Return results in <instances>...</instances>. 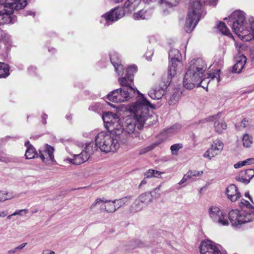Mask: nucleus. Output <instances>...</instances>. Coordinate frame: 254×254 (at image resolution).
I'll return each instance as SVG.
<instances>
[{
  "label": "nucleus",
  "instance_id": "20",
  "mask_svg": "<svg viewBox=\"0 0 254 254\" xmlns=\"http://www.w3.org/2000/svg\"><path fill=\"white\" fill-rule=\"evenodd\" d=\"M226 193L229 199L235 202L241 196L237 187L234 184L230 185L226 189Z\"/></svg>",
  "mask_w": 254,
  "mask_h": 254
},
{
  "label": "nucleus",
  "instance_id": "57",
  "mask_svg": "<svg viewBox=\"0 0 254 254\" xmlns=\"http://www.w3.org/2000/svg\"><path fill=\"white\" fill-rule=\"evenodd\" d=\"M183 177H184L186 179V180H187V181L191 179V175H190L189 171L188 172V173L186 174H185L184 176Z\"/></svg>",
  "mask_w": 254,
  "mask_h": 254
},
{
  "label": "nucleus",
  "instance_id": "54",
  "mask_svg": "<svg viewBox=\"0 0 254 254\" xmlns=\"http://www.w3.org/2000/svg\"><path fill=\"white\" fill-rule=\"evenodd\" d=\"M167 0V2L168 3H169V4L171 5L172 6L176 5L179 1V0Z\"/></svg>",
  "mask_w": 254,
  "mask_h": 254
},
{
  "label": "nucleus",
  "instance_id": "53",
  "mask_svg": "<svg viewBox=\"0 0 254 254\" xmlns=\"http://www.w3.org/2000/svg\"><path fill=\"white\" fill-rule=\"evenodd\" d=\"M134 243L135 245L137 247L141 248L143 247L144 246V244L143 243V242H142L140 240H136L134 242Z\"/></svg>",
  "mask_w": 254,
  "mask_h": 254
},
{
  "label": "nucleus",
  "instance_id": "37",
  "mask_svg": "<svg viewBox=\"0 0 254 254\" xmlns=\"http://www.w3.org/2000/svg\"><path fill=\"white\" fill-rule=\"evenodd\" d=\"M182 128L181 125L179 124H175L173 125L171 127L166 129V132L168 133H175L180 130Z\"/></svg>",
  "mask_w": 254,
  "mask_h": 254
},
{
  "label": "nucleus",
  "instance_id": "35",
  "mask_svg": "<svg viewBox=\"0 0 254 254\" xmlns=\"http://www.w3.org/2000/svg\"><path fill=\"white\" fill-rule=\"evenodd\" d=\"M253 164H254V158H251L244 161L237 162L234 165V167L235 168H239L247 165H251Z\"/></svg>",
  "mask_w": 254,
  "mask_h": 254
},
{
  "label": "nucleus",
  "instance_id": "5",
  "mask_svg": "<svg viewBox=\"0 0 254 254\" xmlns=\"http://www.w3.org/2000/svg\"><path fill=\"white\" fill-rule=\"evenodd\" d=\"M27 4L26 0H0V24L12 23L13 10L21 9Z\"/></svg>",
  "mask_w": 254,
  "mask_h": 254
},
{
  "label": "nucleus",
  "instance_id": "41",
  "mask_svg": "<svg viewBox=\"0 0 254 254\" xmlns=\"http://www.w3.org/2000/svg\"><path fill=\"white\" fill-rule=\"evenodd\" d=\"M110 61L113 65L121 63L119 55L117 53H113L110 55Z\"/></svg>",
  "mask_w": 254,
  "mask_h": 254
},
{
  "label": "nucleus",
  "instance_id": "9",
  "mask_svg": "<svg viewBox=\"0 0 254 254\" xmlns=\"http://www.w3.org/2000/svg\"><path fill=\"white\" fill-rule=\"evenodd\" d=\"M168 74L167 76H163L162 78L161 83L158 86H155L151 89L148 92V95L153 99H160L165 93V90L170 85L172 78Z\"/></svg>",
  "mask_w": 254,
  "mask_h": 254
},
{
  "label": "nucleus",
  "instance_id": "52",
  "mask_svg": "<svg viewBox=\"0 0 254 254\" xmlns=\"http://www.w3.org/2000/svg\"><path fill=\"white\" fill-rule=\"evenodd\" d=\"M217 0H206L205 1L206 4H208L210 5L215 6L217 3Z\"/></svg>",
  "mask_w": 254,
  "mask_h": 254
},
{
  "label": "nucleus",
  "instance_id": "64",
  "mask_svg": "<svg viewBox=\"0 0 254 254\" xmlns=\"http://www.w3.org/2000/svg\"><path fill=\"white\" fill-rule=\"evenodd\" d=\"M187 181V180H186V179L183 177V179L181 180V181L179 183V184L180 185H182L183 184V183H184L185 182H186Z\"/></svg>",
  "mask_w": 254,
  "mask_h": 254
},
{
  "label": "nucleus",
  "instance_id": "55",
  "mask_svg": "<svg viewBox=\"0 0 254 254\" xmlns=\"http://www.w3.org/2000/svg\"><path fill=\"white\" fill-rule=\"evenodd\" d=\"M153 177H158L161 174H162V172L154 170V172H153Z\"/></svg>",
  "mask_w": 254,
  "mask_h": 254
},
{
  "label": "nucleus",
  "instance_id": "19",
  "mask_svg": "<svg viewBox=\"0 0 254 254\" xmlns=\"http://www.w3.org/2000/svg\"><path fill=\"white\" fill-rule=\"evenodd\" d=\"M254 177V169H249L241 171L236 177V179L244 184H248L250 180Z\"/></svg>",
  "mask_w": 254,
  "mask_h": 254
},
{
  "label": "nucleus",
  "instance_id": "26",
  "mask_svg": "<svg viewBox=\"0 0 254 254\" xmlns=\"http://www.w3.org/2000/svg\"><path fill=\"white\" fill-rule=\"evenodd\" d=\"M141 0H127L124 4V8L129 12L135 10L141 2Z\"/></svg>",
  "mask_w": 254,
  "mask_h": 254
},
{
  "label": "nucleus",
  "instance_id": "61",
  "mask_svg": "<svg viewBox=\"0 0 254 254\" xmlns=\"http://www.w3.org/2000/svg\"><path fill=\"white\" fill-rule=\"evenodd\" d=\"M42 119H43V123L44 124H46V119L47 118V115H46V114H44L42 116Z\"/></svg>",
  "mask_w": 254,
  "mask_h": 254
},
{
  "label": "nucleus",
  "instance_id": "12",
  "mask_svg": "<svg viewBox=\"0 0 254 254\" xmlns=\"http://www.w3.org/2000/svg\"><path fill=\"white\" fill-rule=\"evenodd\" d=\"M100 203H104L100 207V210L101 212H106L109 213H114L117 210L114 200H108L104 198H98L95 200L90 207V209L92 210L94 208Z\"/></svg>",
  "mask_w": 254,
  "mask_h": 254
},
{
  "label": "nucleus",
  "instance_id": "42",
  "mask_svg": "<svg viewBox=\"0 0 254 254\" xmlns=\"http://www.w3.org/2000/svg\"><path fill=\"white\" fill-rule=\"evenodd\" d=\"M183 146V144L181 143H176L172 145L170 147L172 154L173 155H177L178 150L182 148Z\"/></svg>",
  "mask_w": 254,
  "mask_h": 254
},
{
  "label": "nucleus",
  "instance_id": "38",
  "mask_svg": "<svg viewBox=\"0 0 254 254\" xmlns=\"http://www.w3.org/2000/svg\"><path fill=\"white\" fill-rule=\"evenodd\" d=\"M27 244V243H23L14 248L7 251V254H15L22 250Z\"/></svg>",
  "mask_w": 254,
  "mask_h": 254
},
{
  "label": "nucleus",
  "instance_id": "8",
  "mask_svg": "<svg viewBox=\"0 0 254 254\" xmlns=\"http://www.w3.org/2000/svg\"><path fill=\"white\" fill-rule=\"evenodd\" d=\"M113 122L109 124L107 128L108 132L112 133V135L116 137L120 138L121 143L125 144L127 143V134L126 132H124V127L121 125L120 120L117 117L116 119H113Z\"/></svg>",
  "mask_w": 254,
  "mask_h": 254
},
{
  "label": "nucleus",
  "instance_id": "1",
  "mask_svg": "<svg viewBox=\"0 0 254 254\" xmlns=\"http://www.w3.org/2000/svg\"><path fill=\"white\" fill-rule=\"evenodd\" d=\"M137 99L136 101L129 106L128 110L133 114L134 116H127L124 126V132L127 134V142L133 144H137L141 139L136 133L131 135L136 127L141 129L146 122L153 118L149 114V108L154 109L155 106L145 97L143 94Z\"/></svg>",
  "mask_w": 254,
  "mask_h": 254
},
{
  "label": "nucleus",
  "instance_id": "17",
  "mask_svg": "<svg viewBox=\"0 0 254 254\" xmlns=\"http://www.w3.org/2000/svg\"><path fill=\"white\" fill-rule=\"evenodd\" d=\"M199 249L201 254H222L215 244L210 241L202 242Z\"/></svg>",
  "mask_w": 254,
  "mask_h": 254
},
{
  "label": "nucleus",
  "instance_id": "36",
  "mask_svg": "<svg viewBox=\"0 0 254 254\" xmlns=\"http://www.w3.org/2000/svg\"><path fill=\"white\" fill-rule=\"evenodd\" d=\"M95 150H96V147L94 146L93 143H90L86 146L83 152H86V154L88 155L89 158Z\"/></svg>",
  "mask_w": 254,
  "mask_h": 254
},
{
  "label": "nucleus",
  "instance_id": "34",
  "mask_svg": "<svg viewBox=\"0 0 254 254\" xmlns=\"http://www.w3.org/2000/svg\"><path fill=\"white\" fill-rule=\"evenodd\" d=\"M180 98V93L179 91H176L171 96L169 100L170 105H174L176 104Z\"/></svg>",
  "mask_w": 254,
  "mask_h": 254
},
{
  "label": "nucleus",
  "instance_id": "59",
  "mask_svg": "<svg viewBox=\"0 0 254 254\" xmlns=\"http://www.w3.org/2000/svg\"><path fill=\"white\" fill-rule=\"evenodd\" d=\"M43 254H55V253L54 251L46 250L43 251Z\"/></svg>",
  "mask_w": 254,
  "mask_h": 254
},
{
  "label": "nucleus",
  "instance_id": "43",
  "mask_svg": "<svg viewBox=\"0 0 254 254\" xmlns=\"http://www.w3.org/2000/svg\"><path fill=\"white\" fill-rule=\"evenodd\" d=\"M220 70H217L216 72L210 74L209 78H210L212 80L216 79V82L218 83L220 81Z\"/></svg>",
  "mask_w": 254,
  "mask_h": 254
},
{
  "label": "nucleus",
  "instance_id": "32",
  "mask_svg": "<svg viewBox=\"0 0 254 254\" xmlns=\"http://www.w3.org/2000/svg\"><path fill=\"white\" fill-rule=\"evenodd\" d=\"M215 130L218 133H221L222 131L226 129L227 125L223 121H215L214 124Z\"/></svg>",
  "mask_w": 254,
  "mask_h": 254
},
{
  "label": "nucleus",
  "instance_id": "27",
  "mask_svg": "<svg viewBox=\"0 0 254 254\" xmlns=\"http://www.w3.org/2000/svg\"><path fill=\"white\" fill-rule=\"evenodd\" d=\"M228 218H229L228 214L223 211L221 214L213 222L220 226H228L229 225V221Z\"/></svg>",
  "mask_w": 254,
  "mask_h": 254
},
{
  "label": "nucleus",
  "instance_id": "50",
  "mask_svg": "<svg viewBox=\"0 0 254 254\" xmlns=\"http://www.w3.org/2000/svg\"><path fill=\"white\" fill-rule=\"evenodd\" d=\"M0 30L2 32L0 34V41L3 40H6L7 35L6 32L0 28Z\"/></svg>",
  "mask_w": 254,
  "mask_h": 254
},
{
  "label": "nucleus",
  "instance_id": "63",
  "mask_svg": "<svg viewBox=\"0 0 254 254\" xmlns=\"http://www.w3.org/2000/svg\"><path fill=\"white\" fill-rule=\"evenodd\" d=\"M187 181V180H186V179L183 177V179L181 180V181L179 183V184L180 185H182L183 184V183H184L185 182H186Z\"/></svg>",
  "mask_w": 254,
  "mask_h": 254
},
{
  "label": "nucleus",
  "instance_id": "39",
  "mask_svg": "<svg viewBox=\"0 0 254 254\" xmlns=\"http://www.w3.org/2000/svg\"><path fill=\"white\" fill-rule=\"evenodd\" d=\"M158 143H154L146 147H145L142 149H141L139 151V154L140 155H142L145 153H146L152 150H153L154 148H155L157 146H158Z\"/></svg>",
  "mask_w": 254,
  "mask_h": 254
},
{
  "label": "nucleus",
  "instance_id": "13",
  "mask_svg": "<svg viewBox=\"0 0 254 254\" xmlns=\"http://www.w3.org/2000/svg\"><path fill=\"white\" fill-rule=\"evenodd\" d=\"M133 95L125 89H118L108 94L107 98L112 102L118 103L128 100Z\"/></svg>",
  "mask_w": 254,
  "mask_h": 254
},
{
  "label": "nucleus",
  "instance_id": "60",
  "mask_svg": "<svg viewBox=\"0 0 254 254\" xmlns=\"http://www.w3.org/2000/svg\"><path fill=\"white\" fill-rule=\"evenodd\" d=\"M247 122H248V121H247L245 119H243L242 120V121L241 122V126L244 128L246 127V126H247L246 123H247Z\"/></svg>",
  "mask_w": 254,
  "mask_h": 254
},
{
  "label": "nucleus",
  "instance_id": "23",
  "mask_svg": "<svg viewBox=\"0 0 254 254\" xmlns=\"http://www.w3.org/2000/svg\"><path fill=\"white\" fill-rule=\"evenodd\" d=\"M239 59H240L233 67V72L240 73L245 65L247 61L246 57L244 55H242L240 57Z\"/></svg>",
  "mask_w": 254,
  "mask_h": 254
},
{
  "label": "nucleus",
  "instance_id": "3",
  "mask_svg": "<svg viewBox=\"0 0 254 254\" xmlns=\"http://www.w3.org/2000/svg\"><path fill=\"white\" fill-rule=\"evenodd\" d=\"M249 26L246 22L245 13L241 10H236L229 17L228 24L232 25L233 31L240 37L248 41L251 39L254 31V19L249 20Z\"/></svg>",
  "mask_w": 254,
  "mask_h": 254
},
{
  "label": "nucleus",
  "instance_id": "30",
  "mask_svg": "<svg viewBox=\"0 0 254 254\" xmlns=\"http://www.w3.org/2000/svg\"><path fill=\"white\" fill-rule=\"evenodd\" d=\"M9 67L8 65L0 63V78H5L9 74Z\"/></svg>",
  "mask_w": 254,
  "mask_h": 254
},
{
  "label": "nucleus",
  "instance_id": "25",
  "mask_svg": "<svg viewBox=\"0 0 254 254\" xmlns=\"http://www.w3.org/2000/svg\"><path fill=\"white\" fill-rule=\"evenodd\" d=\"M223 211L218 207L212 205L208 209V214L212 221L214 222Z\"/></svg>",
  "mask_w": 254,
  "mask_h": 254
},
{
  "label": "nucleus",
  "instance_id": "47",
  "mask_svg": "<svg viewBox=\"0 0 254 254\" xmlns=\"http://www.w3.org/2000/svg\"><path fill=\"white\" fill-rule=\"evenodd\" d=\"M189 172L191 178L192 177H200L203 174L202 171L190 170Z\"/></svg>",
  "mask_w": 254,
  "mask_h": 254
},
{
  "label": "nucleus",
  "instance_id": "15",
  "mask_svg": "<svg viewBox=\"0 0 254 254\" xmlns=\"http://www.w3.org/2000/svg\"><path fill=\"white\" fill-rule=\"evenodd\" d=\"M119 82L120 85L123 87V89H125L127 91L130 93V94H134L136 91H137L139 96L138 99L141 96V94L139 91L137 90L134 85L133 83V77L132 76L120 77L119 78Z\"/></svg>",
  "mask_w": 254,
  "mask_h": 254
},
{
  "label": "nucleus",
  "instance_id": "33",
  "mask_svg": "<svg viewBox=\"0 0 254 254\" xmlns=\"http://www.w3.org/2000/svg\"><path fill=\"white\" fill-rule=\"evenodd\" d=\"M243 146L246 148L250 147L253 143V137L248 133H245L242 138Z\"/></svg>",
  "mask_w": 254,
  "mask_h": 254
},
{
  "label": "nucleus",
  "instance_id": "29",
  "mask_svg": "<svg viewBox=\"0 0 254 254\" xmlns=\"http://www.w3.org/2000/svg\"><path fill=\"white\" fill-rule=\"evenodd\" d=\"M117 117V116L112 113H107L103 114L102 118L106 128L108 127L109 124L113 122V119H116Z\"/></svg>",
  "mask_w": 254,
  "mask_h": 254
},
{
  "label": "nucleus",
  "instance_id": "58",
  "mask_svg": "<svg viewBox=\"0 0 254 254\" xmlns=\"http://www.w3.org/2000/svg\"><path fill=\"white\" fill-rule=\"evenodd\" d=\"M7 214V211H0V217L3 218L5 217Z\"/></svg>",
  "mask_w": 254,
  "mask_h": 254
},
{
  "label": "nucleus",
  "instance_id": "45",
  "mask_svg": "<svg viewBox=\"0 0 254 254\" xmlns=\"http://www.w3.org/2000/svg\"><path fill=\"white\" fill-rule=\"evenodd\" d=\"M160 188L161 185L158 186L156 188H155L152 191L150 192L149 193L153 194V198H159L161 196L160 194Z\"/></svg>",
  "mask_w": 254,
  "mask_h": 254
},
{
  "label": "nucleus",
  "instance_id": "16",
  "mask_svg": "<svg viewBox=\"0 0 254 254\" xmlns=\"http://www.w3.org/2000/svg\"><path fill=\"white\" fill-rule=\"evenodd\" d=\"M224 144L219 140H215L213 141L211 147L205 152L203 154L204 158H207L209 160L220 154L223 150Z\"/></svg>",
  "mask_w": 254,
  "mask_h": 254
},
{
  "label": "nucleus",
  "instance_id": "44",
  "mask_svg": "<svg viewBox=\"0 0 254 254\" xmlns=\"http://www.w3.org/2000/svg\"><path fill=\"white\" fill-rule=\"evenodd\" d=\"M126 71V75L127 76H132L134 77V73L137 71V66L135 65L129 66L127 69Z\"/></svg>",
  "mask_w": 254,
  "mask_h": 254
},
{
  "label": "nucleus",
  "instance_id": "48",
  "mask_svg": "<svg viewBox=\"0 0 254 254\" xmlns=\"http://www.w3.org/2000/svg\"><path fill=\"white\" fill-rule=\"evenodd\" d=\"M216 119V116H212L206 118L200 121V123H203L208 122L214 121Z\"/></svg>",
  "mask_w": 254,
  "mask_h": 254
},
{
  "label": "nucleus",
  "instance_id": "4",
  "mask_svg": "<svg viewBox=\"0 0 254 254\" xmlns=\"http://www.w3.org/2000/svg\"><path fill=\"white\" fill-rule=\"evenodd\" d=\"M239 206L242 209L241 211L237 209H233L228 213L230 222L235 227H238L254 220V207L248 201L243 199L239 203Z\"/></svg>",
  "mask_w": 254,
  "mask_h": 254
},
{
  "label": "nucleus",
  "instance_id": "22",
  "mask_svg": "<svg viewBox=\"0 0 254 254\" xmlns=\"http://www.w3.org/2000/svg\"><path fill=\"white\" fill-rule=\"evenodd\" d=\"M25 146L27 147L25 156L26 159H31L36 157H38V154L35 151L34 147L30 144L29 141H27L25 143Z\"/></svg>",
  "mask_w": 254,
  "mask_h": 254
},
{
  "label": "nucleus",
  "instance_id": "28",
  "mask_svg": "<svg viewBox=\"0 0 254 254\" xmlns=\"http://www.w3.org/2000/svg\"><path fill=\"white\" fill-rule=\"evenodd\" d=\"M131 199L130 196L124 197L120 199H114V203L115 204L117 209H119L120 207L124 205L128 204Z\"/></svg>",
  "mask_w": 254,
  "mask_h": 254
},
{
  "label": "nucleus",
  "instance_id": "46",
  "mask_svg": "<svg viewBox=\"0 0 254 254\" xmlns=\"http://www.w3.org/2000/svg\"><path fill=\"white\" fill-rule=\"evenodd\" d=\"M8 192L5 191H0V201H4L6 200H9L14 197L13 196L7 197Z\"/></svg>",
  "mask_w": 254,
  "mask_h": 254
},
{
  "label": "nucleus",
  "instance_id": "10",
  "mask_svg": "<svg viewBox=\"0 0 254 254\" xmlns=\"http://www.w3.org/2000/svg\"><path fill=\"white\" fill-rule=\"evenodd\" d=\"M169 57L171 59V62L168 67V74L170 76H174L177 73V67L179 64H181V54L178 50L172 48L169 53Z\"/></svg>",
  "mask_w": 254,
  "mask_h": 254
},
{
  "label": "nucleus",
  "instance_id": "21",
  "mask_svg": "<svg viewBox=\"0 0 254 254\" xmlns=\"http://www.w3.org/2000/svg\"><path fill=\"white\" fill-rule=\"evenodd\" d=\"M88 155L86 154V152L82 151L79 154L74 155L73 159L67 158L66 160L74 165H79L84 162H85L88 160Z\"/></svg>",
  "mask_w": 254,
  "mask_h": 254
},
{
  "label": "nucleus",
  "instance_id": "11",
  "mask_svg": "<svg viewBox=\"0 0 254 254\" xmlns=\"http://www.w3.org/2000/svg\"><path fill=\"white\" fill-rule=\"evenodd\" d=\"M125 15V11L123 8L116 7L111 10L109 12L101 16L100 21L105 25H109V23L117 21Z\"/></svg>",
  "mask_w": 254,
  "mask_h": 254
},
{
  "label": "nucleus",
  "instance_id": "51",
  "mask_svg": "<svg viewBox=\"0 0 254 254\" xmlns=\"http://www.w3.org/2000/svg\"><path fill=\"white\" fill-rule=\"evenodd\" d=\"M154 170L149 169L145 173V178H151L153 177V173Z\"/></svg>",
  "mask_w": 254,
  "mask_h": 254
},
{
  "label": "nucleus",
  "instance_id": "7",
  "mask_svg": "<svg viewBox=\"0 0 254 254\" xmlns=\"http://www.w3.org/2000/svg\"><path fill=\"white\" fill-rule=\"evenodd\" d=\"M201 8L202 4L199 1L191 0L185 26L186 32H191L199 21L202 14Z\"/></svg>",
  "mask_w": 254,
  "mask_h": 254
},
{
  "label": "nucleus",
  "instance_id": "18",
  "mask_svg": "<svg viewBox=\"0 0 254 254\" xmlns=\"http://www.w3.org/2000/svg\"><path fill=\"white\" fill-rule=\"evenodd\" d=\"M54 148L48 144L46 145L44 150H39L38 157H39L43 162L46 163L49 160L51 162L55 161L54 156Z\"/></svg>",
  "mask_w": 254,
  "mask_h": 254
},
{
  "label": "nucleus",
  "instance_id": "40",
  "mask_svg": "<svg viewBox=\"0 0 254 254\" xmlns=\"http://www.w3.org/2000/svg\"><path fill=\"white\" fill-rule=\"evenodd\" d=\"M115 67V70L119 76H123L124 73V68L123 65L121 63L113 65Z\"/></svg>",
  "mask_w": 254,
  "mask_h": 254
},
{
  "label": "nucleus",
  "instance_id": "14",
  "mask_svg": "<svg viewBox=\"0 0 254 254\" xmlns=\"http://www.w3.org/2000/svg\"><path fill=\"white\" fill-rule=\"evenodd\" d=\"M153 196V194L149 192H144L141 194L131 205V210L136 212L141 210L144 205H147L152 202Z\"/></svg>",
  "mask_w": 254,
  "mask_h": 254
},
{
  "label": "nucleus",
  "instance_id": "2",
  "mask_svg": "<svg viewBox=\"0 0 254 254\" xmlns=\"http://www.w3.org/2000/svg\"><path fill=\"white\" fill-rule=\"evenodd\" d=\"M206 69V64L201 59L191 61L184 78L183 86L188 89H191L198 86L205 88L204 82L209 83L210 81L208 77L202 79Z\"/></svg>",
  "mask_w": 254,
  "mask_h": 254
},
{
  "label": "nucleus",
  "instance_id": "56",
  "mask_svg": "<svg viewBox=\"0 0 254 254\" xmlns=\"http://www.w3.org/2000/svg\"><path fill=\"white\" fill-rule=\"evenodd\" d=\"M235 46L236 48H238V51H239L241 49H243V45L241 43H235Z\"/></svg>",
  "mask_w": 254,
  "mask_h": 254
},
{
  "label": "nucleus",
  "instance_id": "31",
  "mask_svg": "<svg viewBox=\"0 0 254 254\" xmlns=\"http://www.w3.org/2000/svg\"><path fill=\"white\" fill-rule=\"evenodd\" d=\"M217 28L222 34L229 37L232 36L230 30L226 27L223 22H219V24L217 25Z\"/></svg>",
  "mask_w": 254,
  "mask_h": 254
},
{
  "label": "nucleus",
  "instance_id": "24",
  "mask_svg": "<svg viewBox=\"0 0 254 254\" xmlns=\"http://www.w3.org/2000/svg\"><path fill=\"white\" fill-rule=\"evenodd\" d=\"M151 15L150 11L142 9L137 12H134L132 17L134 20H143L149 18Z\"/></svg>",
  "mask_w": 254,
  "mask_h": 254
},
{
  "label": "nucleus",
  "instance_id": "62",
  "mask_svg": "<svg viewBox=\"0 0 254 254\" xmlns=\"http://www.w3.org/2000/svg\"><path fill=\"white\" fill-rule=\"evenodd\" d=\"M187 181V180H186V179L183 177V179L181 180V181L179 183V184L180 185H182L183 184V183H184L185 182H186Z\"/></svg>",
  "mask_w": 254,
  "mask_h": 254
},
{
  "label": "nucleus",
  "instance_id": "49",
  "mask_svg": "<svg viewBox=\"0 0 254 254\" xmlns=\"http://www.w3.org/2000/svg\"><path fill=\"white\" fill-rule=\"evenodd\" d=\"M22 212H24L25 214H27L28 212V210L26 209H24L16 210L14 213H13V215H14V216L17 215H19L20 216H22L23 215Z\"/></svg>",
  "mask_w": 254,
  "mask_h": 254
},
{
  "label": "nucleus",
  "instance_id": "6",
  "mask_svg": "<svg viewBox=\"0 0 254 254\" xmlns=\"http://www.w3.org/2000/svg\"><path fill=\"white\" fill-rule=\"evenodd\" d=\"M96 146L102 152L109 153L116 152L122 144L120 138L106 131L99 132L95 138Z\"/></svg>",
  "mask_w": 254,
  "mask_h": 254
}]
</instances>
